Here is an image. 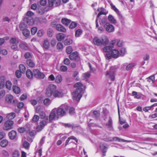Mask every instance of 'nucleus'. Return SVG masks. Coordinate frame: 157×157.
I'll return each mask as SVG.
<instances>
[{"label":"nucleus","mask_w":157,"mask_h":157,"mask_svg":"<svg viewBox=\"0 0 157 157\" xmlns=\"http://www.w3.org/2000/svg\"><path fill=\"white\" fill-rule=\"evenodd\" d=\"M69 107L66 104L62 105L57 108H54L51 111L49 116V121H51L59 116L63 117L66 114Z\"/></svg>","instance_id":"f257e3e1"},{"label":"nucleus","mask_w":157,"mask_h":157,"mask_svg":"<svg viewBox=\"0 0 157 157\" xmlns=\"http://www.w3.org/2000/svg\"><path fill=\"white\" fill-rule=\"evenodd\" d=\"M56 86L53 84L50 85L46 90V94L48 97H50L52 95L55 97H61L63 95V92L56 90Z\"/></svg>","instance_id":"f03ea898"},{"label":"nucleus","mask_w":157,"mask_h":157,"mask_svg":"<svg viewBox=\"0 0 157 157\" xmlns=\"http://www.w3.org/2000/svg\"><path fill=\"white\" fill-rule=\"evenodd\" d=\"M117 69V67L115 66L110 67L109 71V80H110L111 81L115 80V73Z\"/></svg>","instance_id":"7ed1b4c3"},{"label":"nucleus","mask_w":157,"mask_h":157,"mask_svg":"<svg viewBox=\"0 0 157 157\" xmlns=\"http://www.w3.org/2000/svg\"><path fill=\"white\" fill-rule=\"evenodd\" d=\"M83 89H76V90L72 93V98L74 100L79 101L82 97Z\"/></svg>","instance_id":"20e7f679"},{"label":"nucleus","mask_w":157,"mask_h":157,"mask_svg":"<svg viewBox=\"0 0 157 157\" xmlns=\"http://www.w3.org/2000/svg\"><path fill=\"white\" fill-rule=\"evenodd\" d=\"M119 56V52L115 49H113L109 50V59L112 58L116 59Z\"/></svg>","instance_id":"39448f33"},{"label":"nucleus","mask_w":157,"mask_h":157,"mask_svg":"<svg viewBox=\"0 0 157 157\" xmlns=\"http://www.w3.org/2000/svg\"><path fill=\"white\" fill-rule=\"evenodd\" d=\"M14 123V122L12 120H8L6 121L4 123V129L7 131L12 129Z\"/></svg>","instance_id":"423d86ee"},{"label":"nucleus","mask_w":157,"mask_h":157,"mask_svg":"<svg viewBox=\"0 0 157 157\" xmlns=\"http://www.w3.org/2000/svg\"><path fill=\"white\" fill-rule=\"evenodd\" d=\"M33 75L36 78L40 79L44 78L45 75L44 74L40 72L39 70L35 69L33 71Z\"/></svg>","instance_id":"0eeeda50"},{"label":"nucleus","mask_w":157,"mask_h":157,"mask_svg":"<svg viewBox=\"0 0 157 157\" xmlns=\"http://www.w3.org/2000/svg\"><path fill=\"white\" fill-rule=\"evenodd\" d=\"M109 3L110 6H111V8L117 14L118 17L120 18H121L122 17V15L121 14L120 11L114 5L113 3H112L110 1H109Z\"/></svg>","instance_id":"6e6552de"},{"label":"nucleus","mask_w":157,"mask_h":157,"mask_svg":"<svg viewBox=\"0 0 157 157\" xmlns=\"http://www.w3.org/2000/svg\"><path fill=\"white\" fill-rule=\"evenodd\" d=\"M6 101L8 104H14L15 101L13 98V96L11 95H8L6 97Z\"/></svg>","instance_id":"1a4fd4ad"},{"label":"nucleus","mask_w":157,"mask_h":157,"mask_svg":"<svg viewBox=\"0 0 157 157\" xmlns=\"http://www.w3.org/2000/svg\"><path fill=\"white\" fill-rule=\"evenodd\" d=\"M48 6L50 7L52 6L54 4L56 6L59 5L61 2L60 0H48Z\"/></svg>","instance_id":"9d476101"},{"label":"nucleus","mask_w":157,"mask_h":157,"mask_svg":"<svg viewBox=\"0 0 157 157\" xmlns=\"http://www.w3.org/2000/svg\"><path fill=\"white\" fill-rule=\"evenodd\" d=\"M40 106H37L36 109V113H38L41 119H44L46 117L45 113L43 111H41Z\"/></svg>","instance_id":"9b49d317"},{"label":"nucleus","mask_w":157,"mask_h":157,"mask_svg":"<svg viewBox=\"0 0 157 157\" xmlns=\"http://www.w3.org/2000/svg\"><path fill=\"white\" fill-rule=\"evenodd\" d=\"M100 147L103 153V156H105V153L107 150V145H105L104 144L101 143L100 144Z\"/></svg>","instance_id":"f8f14e48"},{"label":"nucleus","mask_w":157,"mask_h":157,"mask_svg":"<svg viewBox=\"0 0 157 157\" xmlns=\"http://www.w3.org/2000/svg\"><path fill=\"white\" fill-rule=\"evenodd\" d=\"M118 141V142H131V140H125L124 139L120 138L117 137H114L113 138H112V140H111V139L109 140V141Z\"/></svg>","instance_id":"ddd939ff"},{"label":"nucleus","mask_w":157,"mask_h":157,"mask_svg":"<svg viewBox=\"0 0 157 157\" xmlns=\"http://www.w3.org/2000/svg\"><path fill=\"white\" fill-rule=\"evenodd\" d=\"M19 47L21 49L25 50H27L29 49L27 44L25 42H20L19 44Z\"/></svg>","instance_id":"4468645a"},{"label":"nucleus","mask_w":157,"mask_h":157,"mask_svg":"<svg viewBox=\"0 0 157 157\" xmlns=\"http://www.w3.org/2000/svg\"><path fill=\"white\" fill-rule=\"evenodd\" d=\"M56 29L58 31L65 33L66 32V29L61 24H57L56 26Z\"/></svg>","instance_id":"2eb2a0df"},{"label":"nucleus","mask_w":157,"mask_h":157,"mask_svg":"<svg viewBox=\"0 0 157 157\" xmlns=\"http://www.w3.org/2000/svg\"><path fill=\"white\" fill-rule=\"evenodd\" d=\"M70 59L72 60H76L78 58V54L77 52H74L71 54L69 56Z\"/></svg>","instance_id":"dca6fc26"},{"label":"nucleus","mask_w":157,"mask_h":157,"mask_svg":"<svg viewBox=\"0 0 157 157\" xmlns=\"http://www.w3.org/2000/svg\"><path fill=\"white\" fill-rule=\"evenodd\" d=\"M93 42L94 44L98 46L102 45L101 40L98 37H95L94 38Z\"/></svg>","instance_id":"f3484780"},{"label":"nucleus","mask_w":157,"mask_h":157,"mask_svg":"<svg viewBox=\"0 0 157 157\" xmlns=\"http://www.w3.org/2000/svg\"><path fill=\"white\" fill-rule=\"evenodd\" d=\"M101 24L104 25L107 31H108V21L107 18H103L101 21Z\"/></svg>","instance_id":"a211bd4d"},{"label":"nucleus","mask_w":157,"mask_h":157,"mask_svg":"<svg viewBox=\"0 0 157 157\" xmlns=\"http://www.w3.org/2000/svg\"><path fill=\"white\" fill-rule=\"evenodd\" d=\"M10 138L11 140H13L16 138L17 136V132L14 130H12L9 133Z\"/></svg>","instance_id":"6ab92c4d"},{"label":"nucleus","mask_w":157,"mask_h":157,"mask_svg":"<svg viewBox=\"0 0 157 157\" xmlns=\"http://www.w3.org/2000/svg\"><path fill=\"white\" fill-rule=\"evenodd\" d=\"M98 10L99 12V13L98 14L97 17H98L101 14L106 15L107 13V12L105 11V9L102 8H98Z\"/></svg>","instance_id":"aec40b11"},{"label":"nucleus","mask_w":157,"mask_h":157,"mask_svg":"<svg viewBox=\"0 0 157 157\" xmlns=\"http://www.w3.org/2000/svg\"><path fill=\"white\" fill-rule=\"evenodd\" d=\"M43 46L45 49H48L50 47V43L48 40L46 39L44 40L43 43Z\"/></svg>","instance_id":"412c9836"},{"label":"nucleus","mask_w":157,"mask_h":157,"mask_svg":"<svg viewBox=\"0 0 157 157\" xmlns=\"http://www.w3.org/2000/svg\"><path fill=\"white\" fill-rule=\"evenodd\" d=\"M27 126L25 127H20L17 129L18 132L20 133H22L25 132V131L28 132L30 131L29 129L28 128L27 129Z\"/></svg>","instance_id":"4be33fe9"},{"label":"nucleus","mask_w":157,"mask_h":157,"mask_svg":"<svg viewBox=\"0 0 157 157\" xmlns=\"http://www.w3.org/2000/svg\"><path fill=\"white\" fill-rule=\"evenodd\" d=\"M65 36V35L63 33H58L56 35V38L59 41H61L64 39Z\"/></svg>","instance_id":"5701e85b"},{"label":"nucleus","mask_w":157,"mask_h":157,"mask_svg":"<svg viewBox=\"0 0 157 157\" xmlns=\"http://www.w3.org/2000/svg\"><path fill=\"white\" fill-rule=\"evenodd\" d=\"M117 41L115 40H111L109 43V50L113 49L114 48V45Z\"/></svg>","instance_id":"b1692460"},{"label":"nucleus","mask_w":157,"mask_h":157,"mask_svg":"<svg viewBox=\"0 0 157 157\" xmlns=\"http://www.w3.org/2000/svg\"><path fill=\"white\" fill-rule=\"evenodd\" d=\"M102 45H106L108 43V39L107 36L103 35L102 37Z\"/></svg>","instance_id":"393cba45"},{"label":"nucleus","mask_w":157,"mask_h":157,"mask_svg":"<svg viewBox=\"0 0 157 157\" xmlns=\"http://www.w3.org/2000/svg\"><path fill=\"white\" fill-rule=\"evenodd\" d=\"M113 121L112 118L109 117V130L113 131Z\"/></svg>","instance_id":"a878e982"},{"label":"nucleus","mask_w":157,"mask_h":157,"mask_svg":"<svg viewBox=\"0 0 157 157\" xmlns=\"http://www.w3.org/2000/svg\"><path fill=\"white\" fill-rule=\"evenodd\" d=\"M71 21L67 18H63L62 19L61 22L64 25L68 26L70 23Z\"/></svg>","instance_id":"bb28decb"},{"label":"nucleus","mask_w":157,"mask_h":157,"mask_svg":"<svg viewBox=\"0 0 157 157\" xmlns=\"http://www.w3.org/2000/svg\"><path fill=\"white\" fill-rule=\"evenodd\" d=\"M26 75L27 77L29 79L33 78V73L29 69L27 70L26 71Z\"/></svg>","instance_id":"cd10ccee"},{"label":"nucleus","mask_w":157,"mask_h":157,"mask_svg":"<svg viewBox=\"0 0 157 157\" xmlns=\"http://www.w3.org/2000/svg\"><path fill=\"white\" fill-rule=\"evenodd\" d=\"M74 140L77 143L78 142V140L77 139L75 138V137H74L73 136H71L69 137L68 139L66 140L65 143V146H66L68 144L70 140Z\"/></svg>","instance_id":"c85d7f7f"},{"label":"nucleus","mask_w":157,"mask_h":157,"mask_svg":"<svg viewBox=\"0 0 157 157\" xmlns=\"http://www.w3.org/2000/svg\"><path fill=\"white\" fill-rule=\"evenodd\" d=\"M13 90L14 92L16 94H18L21 92L20 88L16 86H13Z\"/></svg>","instance_id":"c756f323"},{"label":"nucleus","mask_w":157,"mask_h":157,"mask_svg":"<svg viewBox=\"0 0 157 157\" xmlns=\"http://www.w3.org/2000/svg\"><path fill=\"white\" fill-rule=\"evenodd\" d=\"M26 63L30 67H33L35 65V63L31 59H27L26 60Z\"/></svg>","instance_id":"7c9ffc66"},{"label":"nucleus","mask_w":157,"mask_h":157,"mask_svg":"<svg viewBox=\"0 0 157 157\" xmlns=\"http://www.w3.org/2000/svg\"><path fill=\"white\" fill-rule=\"evenodd\" d=\"M109 21L113 24H115L117 23L116 20L112 15H109Z\"/></svg>","instance_id":"2f4dec72"},{"label":"nucleus","mask_w":157,"mask_h":157,"mask_svg":"<svg viewBox=\"0 0 157 157\" xmlns=\"http://www.w3.org/2000/svg\"><path fill=\"white\" fill-rule=\"evenodd\" d=\"M147 81L149 82L153 83L155 80V77L154 75H152L147 78Z\"/></svg>","instance_id":"473e14b6"},{"label":"nucleus","mask_w":157,"mask_h":157,"mask_svg":"<svg viewBox=\"0 0 157 157\" xmlns=\"http://www.w3.org/2000/svg\"><path fill=\"white\" fill-rule=\"evenodd\" d=\"M16 116L15 113H11L7 115L6 117L9 120H12Z\"/></svg>","instance_id":"72a5a7b5"},{"label":"nucleus","mask_w":157,"mask_h":157,"mask_svg":"<svg viewBox=\"0 0 157 157\" xmlns=\"http://www.w3.org/2000/svg\"><path fill=\"white\" fill-rule=\"evenodd\" d=\"M8 144V141L6 140H3L1 141L0 143V145L2 147H5Z\"/></svg>","instance_id":"f704fd0d"},{"label":"nucleus","mask_w":157,"mask_h":157,"mask_svg":"<svg viewBox=\"0 0 157 157\" xmlns=\"http://www.w3.org/2000/svg\"><path fill=\"white\" fill-rule=\"evenodd\" d=\"M62 77L61 75H57L55 79V81L57 83H59L62 82Z\"/></svg>","instance_id":"c9c22d12"},{"label":"nucleus","mask_w":157,"mask_h":157,"mask_svg":"<svg viewBox=\"0 0 157 157\" xmlns=\"http://www.w3.org/2000/svg\"><path fill=\"white\" fill-rule=\"evenodd\" d=\"M34 20L32 18H27L26 23L28 25H31L34 24Z\"/></svg>","instance_id":"e433bc0d"},{"label":"nucleus","mask_w":157,"mask_h":157,"mask_svg":"<svg viewBox=\"0 0 157 157\" xmlns=\"http://www.w3.org/2000/svg\"><path fill=\"white\" fill-rule=\"evenodd\" d=\"M19 68L20 69V71L22 73H24L25 72L26 70V68L25 66L22 64H21L19 66Z\"/></svg>","instance_id":"4c0bfd02"},{"label":"nucleus","mask_w":157,"mask_h":157,"mask_svg":"<svg viewBox=\"0 0 157 157\" xmlns=\"http://www.w3.org/2000/svg\"><path fill=\"white\" fill-rule=\"evenodd\" d=\"M126 53V51L125 48H121L120 50L119 55L121 56H123Z\"/></svg>","instance_id":"58836bf2"},{"label":"nucleus","mask_w":157,"mask_h":157,"mask_svg":"<svg viewBox=\"0 0 157 157\" xmlns=\"http://www.w3.org/2000/svg\"><path fill=\"white\" fill-rule=\"evenodd\" d=\"M12 85V83L10 81H7L6 82V87L9 90H11Z\"/></svg>","instance_id":"ea45409f"},{"label":"nucleus","mask_w":157,"mask_h":157,"mask_svg":"<svg viewBox=\"0 0 157 157\" xmlns=\"http://www.w3.org/2000/svg\"><path fill=\"white\" fill-rule=\"evenodd\" d=\"M82 30L81 29H78L77 30L75 33V36L76 37H79L82 34Z\"/></svg>","instance_id":"a19ab883"},{"label":"nucleus","mask_w":157,"mask_h":157,"mask_svg":"<svg viewBox=\"0 0 157 157\" xmlns=\"http://www.w3.org/2000/svg\"><path fill=\"white\" fill-rule=\"evenodd\" d=\"M83 86L82 84L80 82H78L76 83L74 85V87L77 88V89L81 88L82 89V87Z\"/></svg>","instance_id":"79ce46f5"},{"label":"nucleus","mask_w":157,"mask_h":157,"mask_svg":"<svg viewBox=\"0 0 157 157\" xmlns=\"http://www.w3.org/2000/svg\"><path fill=\"white\" fill-rule=\"evenodd\" d=\"M10 43L12 44H18V41L15 38L12 37L10 40Z\"/></svg>","instance_id":"37998d69"},{"label":"nucleus","mask_w":157,"mask_h":157,"mask_svg":"<svg viewBox=\"0 0 157 157\" xmlns=\"http://www.w3.org/2000/svg\"><path fill=\"white\" fill-rule=\"evenodd\" d=\"M53 34V31L51 29H48L47 30V35L49 37H51Z\"/></svg>","instance_id":"c03bdc74"},{"label":"nucleus","mask_w":157,"mask_h":157,"mask_svg":"<svg viewBox=\"0 0 157 157\" xmlns=\"http://www.w3.org/2000/svg\"><path fill=\"white\" fill-rule=\"evenodd\" d=\"M23 34L26 37L28 36L30 34L29 31L26 29H24L23 30Z\"/></svg>","instance_id":"a18cd8bd"},{"label":"nucleus","mask_w":157,"mask_h":157,"mask_svg":"<svg viewBox=\"0 0 157 157\" xmlns=\"http://www.w3.org/2000/svg\"><path fill=\"white\" fill-rule=\"evenodd\" d=\"M72 43V40L70 39H66L64 42V43L65 45H68L71 44Z\"/></svg>","instance_id":"49530a36"},{"label":"nucleus","mask_w":157,"mask_h":157,"mask_svg":"<svg viewBox=\"0 0 157 157\" xmlns=\"http://www.w3.org/2000/svg\"><path fill=\"white\" fill-rule=\"evenodd\" d=\"M135 66V64L134 63H130L126 66V70L127 71L129 70L132 69Z\"/></svg>","instance_id":"de8ad7c7"},{"label":"nucleus","mask_w":157,"mask_h":157,"mask_svg":"<svg viewBox=\"0 0 157 157\" xmlns=\"http://www.w3.org/2000/svg\"><path fill=\"white\" fill-rule=\"evenodd\" d=\"M115 29V27L112 25L109 24V33L113 32H114Z\"/></svg>","instance_id":"09e8293b"},{"label":"nucleus","mask_w":157,"mask_h":157,"mask_svg":"<svg viewBox=\"0 0 157 157\" xmlns=\"http://www.w3.org/2000/svg\"><path fill=\"white\" fill-rule=\"evenodd\" d=\"M46 118V120H43L40 121V123L39 124L41 125L42 127L44 128V126L46 124L47 121H48V117H47Z\"/></svg>","instance_id":"8fccbe9b"},{"label":"nucleus","mask_w":157,"mask_h":157,"mask_svg":"<svg viewBox=\"0 0 157 157\" xmlns=\"http://www.w3.org/2000/svg\"><path fill=\"white\" fill-rule=\"evenodd\" d=\"M23 146L24 148L26 149H28L29 147V144L27 141H25L23 144Z\"/></svg>","instance_id":"3c124183"},{"label":"nucleus","mask_w":157,"mask_h":157,"mask_svg":"<svg viewBox=\"0 0 157 157\" xmlns=\"http://www.w3.org/2000/svg\"><path fill=\"white\" fill-rule=\"evenodd\" d=\"M43 103L44 105H48L51 103V101L49 98H46L44 100Z\"/></svg>","instance_id":"603ef678"},{"label":"nucleus","mask_w":157,"mask_h":157,"mask_svg":"<svg viewBox=\"0 0 157 157\" xmlns=\"http://www.w3.org/2000/svg\"><path fill=\"white\" fill-rule=\"evenodd\" d=\"M56 47L58 50H62L63 48V45L61 43L59 42L57 44Z\"/></svg>","instance_id":"864d4df0"},{"label":"nucleus","mask_w":157,"mask_h":157,"mask_svg":"<svg viewBox=\"0 0 157 157\" xmlns=\"http://www.w3.org/2000/svg\"><path fill=\"white\" fill-rule=\"evenodd\" d=\"M20 153L18 151H14L13 153V157H19L20 156Z\"/></svg>","instance_id":"5fc2aeb1"},{"label":"nucleus","mask_w":157,"mask_h":157,"mask_svg":"<svg viewBox=\"0 0 157 157\" xmlns=\"http://www.w3.org/2000/svg\"><path fill=\"white\" fill-rule=\"evenodd\" d=\"M60 69L62 72H65L67 70V66L63 65L60 67Z\"/></svg>","instance_id":"6e6d98bb"},{"label":"nucleus","mask_w":157,"mask_h":157,"mask_svg":"<svg viewBox=\"0 0 157 157\" xmlns=\"http://www.w3.org/2000/svg\"><path fill=\"white\" fill-rule=\"evenodd\" d=\"M72 51V49L70 46H68L66 48V52L68 54H70Z\"/></svg>","instance_id":"4d7b16f0"},{"label":"nucleus","mask_w":157,"mask_h":157,"mask_svg":"<svg viewBox=\"0 0 157 157\" xmlns=\"http://www.w3.org/2000/svg\"><path fill=\"white\" fill-rule=\"evenodd\" d=\"M93 116L95 117H98L100 116V112L98 111H94Z\"/></svg>","instance_id":"13d9d810"},{"label":"nucleus","mask_w":157,"mask_h":157,"mask_svg":"<svg viewBox=\"0 0 157 157\" xmlns=\"http://www.w3.org/2000/svg\"><path fill=\"white\" fill-rule=\"evenodd\" d=\"M38 21L41 23H45L46 22V18L43 17H41L39 18Z\"/></svg>","instance_id":"bf43d9fd"},{"label":"nucleus","mask_w":157,"mask_h":157,"mask_svg":"<svg viewBox=\"0 0 157 157\" xmlns=\"http://www.w3.org/2000/svg\"><path fill=\"white\" fill-rule=\"evenodd\" d=\"M17 45L18 44H12L11 46V48L15 51L17 50L18 49Z\"/></svg>","instance_id":"052dcab7"},{"label":"nucleus","mask_w":157,"mask_h":157,"mask_svg":"<svg viewBox=\"0 0 157 157\" xmlns=\"http://www.w3.org/2000/svg\"><path fill=\"white\" fill-rule=\"evenodd\" d=\"M39 117L38 116L36 115H34L32 119L33 122H37L39 120Z\"/></svg>","instance_id":"680f3d73"},{"label":"nucleus","mask_w":157,"mask_h":157,"mask_svg":"<svg viewBox=\"0 0 157 157\" xmlns=\"http://www.w3.org/2000/svg\"><path fill=\"white\" fill-rule=\"evenodd\" d=\"M77 26V23L75 22H72L71 24H70L69 27L70 29H73L75 28Z\"/></svg>","instance_id":"e2e57ef3"},{"label":"nucleus","mask_w":157,"mask_h":157,"mask_svg":"<svg viewBox=\"0 0 157 157\" xmlns=\"http://www.w3.org/2000/svg\"><path fill=\"white\" fill-rule=\"evenodd\" d=\"M68 110H69V113L70 115H73L75 113V109H74L73 107H71L69 108Z\"/></svg>","instance_id":"0e129e2a"},{"label":"nucleus","mask_w":157,"mask_h":157,"mask_svg":"<svg viewBox=\"0 0 157 157\" xmlns=\"http://www.w3.org/2000/svg\"><path fill=\"white\" fill-rule=\"evenodd\" d=\"M37 31V29L36 27L32 28L31 29V33L32 35H34Z\"/></svg>","instance_id":"69168bd1"},{"label":"nucleus","mask_w":157,"mask_h":157,"mask_svg":"<svg viewBox=\"0 0 157 157\" xmlns=\"http://www.w3.org/2000/svg\"><path fill=\"white\" fill-rule=\"evenodd\" d=\"M44 32L42 30H39L38 31L37 35L39 37L42 36L44 34Z\"/></svg>","instance_id":"338daca9"},{"label":"nucleus","mask_w":157,"mask_h":157,"mask_svg":"<svg viewBox=\"0 0 157 157\" xmlns=\"http://www.w3.org/2000/svg\"><path fill=\"white\" fill-rule=\"evenodd\" d=\"M21 72L20 71L17 70L16 72V75L17 77L18 78H20L21 76Z\"/></svg>","instance_id":"774afa93"}]
</instances>
